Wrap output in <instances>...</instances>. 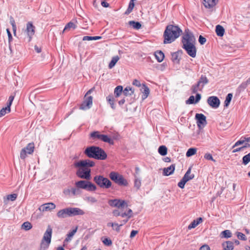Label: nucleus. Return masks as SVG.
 <instances>
[{
	"mask_svg": "<svg viewBox=\"0 0 250 250\" xmlns=\"http://www.w3.org/2000/svg\"><path fill=\"white\" fill-rule=\"evenodd\" d=\"M195 42L196 39L193 34L188 30H186L182 39V47L187 53L192 58H195L196 56L197 49L195 45Z\"/></svg>",
	"mask_w": 250,
	"mask_h": 250,
	"instance_id": "obj_1",
	"label": "nucleus"
},
{
	"mask_svg": "<svg viewBox=\"0 0 250 250\" xmlns=\"http://www.w3.org/2000/svg\"><path fill=\"white\" fill-rule=\"evenodd\" d=\"M182 30L177 25L169 24L167 26L163 37L164 43H170L177 39L182 34Z\"/></svg>",
	"mask_w": 250,
	"mask_h": 250,
	"instance_id": "obj_2",
	"label": "nucleus"
},
{
	"mask_svg": "<svg viewBox=\"0 0 250 250\" xmlns=\"http://www.w3.org/2000/svg\"><path fill=\"white\" fill-rule=\"evenodd\" d=\"M83 153L88 158L97 160H104L107 158V154L104 150L97 146L87 147Z\"/></svg>",
	"mask_w": 250,
	"mask_h": 250,
	"instance_id": "obj_3",
	"label": "nucleus"
},
{
	"mask_svg": "<svg viewBox=\"0 0 250 250\" xmlns=\"http://www.w3.org/2000/svg\"><path fill=\"white\" fill-rule=\"evenodd\" d=\"M94 182L102 188L108 189L111 187V182L106 177L101 175H96L93 178Z\"/></svg>",
	"mask_w": 250,
	"mask_h": 250,
	"instance_id": "obj_4",
	"label": "nucleus"
},
{
	"mask_svg": "<svg viewBox=\"0 0 250 250\" xmlns=\"http://www.w3.org/2000/svg\"><path fill=\"white\" fill-rule=\"evenodd\" d=\"M75 184L78 188L85 189L89 191H93L97 189L96 186L88 181L81 180L76 182Z\"/></svg>",
	"mask_w": 250,
	"mask_h": 250,
	"instance_id": "obj_5",
	"label": "nucleus"
},
{
	"mask_svg": "<svg viewBox=\"0 0 250 250\" xmlns=\"http://www.w3.org/2000/svg\"><path fill=\"white\" fill-rule=\"evenodd\" d=\"M109 178L116 184L121 186L126 187L128 185L127 180L124 178L123 175L116 172H111L109 174Z\"/></svg>",
	"mask_w": 250,
	"mask_h": 250,
	"instance_id": "obj_6",
	"label": "nucleus"
},
{
	"mask_svg": "<svg viewBox=\"0 0 250 250\" xmlns=\"http://www.w3.org/2000/svg\"><path fill=\"white\" fill-rule=\"evenodd\" d=\"M90 137L93 139L97 138L102 141L108 143L110 145H113L114 141L111 140L107 135L104 134H101L99 131H93L90 134Z\"/></svg>",
	"mask_w": 250,
	"mask_h": 250,
	"instance_id": "obj_7",
	"label": "nucleus"
},
{
	"mask_svg": "<svg viewBox=\"0 0 250 250\" xmlns=\"http://www.w3.org/2000/svg\"><path fill=\"white\" fill-rule=\"evenodd\" d=\"M76 167L82 168L83 169H90L89 167H93L95 166V163L89 159L80 160L74 164Z\"/></svg>",
	"mask_w": 250,
	"mask_h": 250,
	"instance_id": "obj_8",
	"label": "nucleus"
},
{
	"mask_svg": "<svg viewBox=\"0 0 250 250\" xmlns=\"http://www.w3.org/2000/svg\"><path fill=\"white\" fill-rule=\"evenodd\" d=\"M52 234V229L50 226H48L47 229L43 234L42 239V240L41 245L42 246L44 245L45 242L46 245V247H48L51 243V237Z\"/></svg>",
	"mask_w": 250,
	"mask_h": 250,
	"instance_id": "obj_9",
	"label": "nucleus"
},
{
	"mask_svg": "<svg viewBox=\"0 0 250 250\" xmlns=\"http://www.w3.org/2000/svg\"><path fill=\"white\" fill-rule=\"evenodd\" d=\"M91 170L90 169H83L79 168L76 172V175L81 178L85 179L88 180L91 178Z\"/></svg>",
	"mask_w": 250,
	"mask_h": 250,
	"instance_id": "obj_10",
	"label": "nucleus"
},
{
	"mask_svg": "<svg viewBox=\"0 0 250 250\" xmlns=\"http://www.w3.org/2000/svg\"><path fill=\"white\" fill-rule=\"evenodd\" d=\"M108 204L112 207H116L118 208H123L125 205L127 206L125 201L117 199L109 200Z\"/></svg>",
	"mask_w": 250,
	"mask_h": 250,
	"instance_id": "obj_11",
	"label": "nucleus"
},
{
	"mask_svg": "<svg viewBox=\"0 0 250 250\" xmlns=\"http://www.w3.org/2000/svg\"><path fill=\"white\" fill-rule=\"evenodd\" d=\"M195 118L197 121V125L199 128L204 127L207 124L206 117L202 113H196Z\"/></svg>",
	"mask_w": 250,
	"mask_h": 250,
	"instance_id": "obj_12",
	"label": "nucleus"
},
{
	"mask_svg": "<svg viewBox=\"0 0 250 250\" xmlns=\"http://www.w3.org/2000/svg\"><path fill=\"white\" fill-rule=\"evenodd\" d=\"M93 97L91 96H84V101L80 105V109L86 110L89 109L92 105Z\"/></svg>",
	"mask_w": 250,
	"mask_h": 250,
	"instance_id": "obj_13",
	"label": "nucleus"
},
{
	"mask_svg": "<svg viewBox=\"0 0 250 250\" xmlns=\"http://www.w3.org/2000/svg\"><path fill=\"white\" fill-rule=\"evenodd\" d=\"M208 104L212 108H217L219 106L220 101L216 96L209 97L207 100Z\"/></svg>",
	"mask_w": 250,
	"mask_h": 250,
	"instance_id": "obj_14",
	"label": "nucleus"
},
{
	"mask_svg": "<svg viewBox=\"0 0 250 250\" xmlns=\"http://www.w3.org/2000/svg\"><path fill=\"white\" fill-rule=\"evenodd\" d=\"M69 212V217H72L77 215H82L84 214V212L81 209L78 208H68Z\"/></svg>",
	"mask_w": 250,
	"mask_h": 250,
	"instance_id": "obj_15",
	"label": "nucleus"
},
{
	"mask_svg": "<svg viewBox=\"0 0 250 250\" xmlns=\"http://www.w3.org/2000/svg\"><path fill=\"white\" fill-rule=\"evenodd\" d=\"M25 32L29 37L28 42L31 40L32 36L35 34V26L31 22H28L26 24Z\"/></svg>",
	"mask_w": 250,
	"mask_h": 250,
	"instance_id": "obj_16",
	"label": "nucleus"
},
{
	"mask_svg": "<svg viewBox=\"0 0 250 250\" xmlns=\"http://www.w3.org/2000/svg\"><path fill=\"white\" fill-rule=\"evenodd\" d=\"M56 205L53 203H48L42 205L39 208V210L41 211H50L55 209Z\"/></svg>",
	"mask_w": 250,
	"mask_h": 250,
	"instance_id": "obj_17",
	"label": "nucleus"
},
{
	"mask_svg": "<svg viewBox=\"0 0 250 250\" xmlns=\"http://www.w3.org/2000/svg\"><path fill=\"white\" fill-rule=\"evenodd\" d=\"M57 216L59 218H65L69 217L68 208L60 210L57 213Z\"/></svg>",
	"mask_w": 250,
	"mask_h": 250,
	"instance_id": "obj_18",
	"label": "nucleus"
},
{
	"mask_svg": "<svg viewBox=\"0 0 250 250\" xmlns=\"http://www.w3.org/2000/svg\"><path fill=\"white\" fill-rule=\"evenodd\" d=\"M175 167V165L172 164L167 167L164 168L163 169V175L165 176H169L172 174L174 171Z\"/></svg>",
	"mask_w": 250,
	"mask_h": 250,
	"instance_id": "obj_19",
	"label": "nucleus"
},
{
	"mask_svg": "<svg viewBox=\"0 0 250 250\" xmlns=\"http://www.w3.org/2000/svg\"><path fill=\"white\" fill-rule=\"evenodd\" d=\"M217 2L218 0H204L203 4L205 7L211 8L214 7Z\"/></svg>",
	"mask_w": 250,
	"mask_h": 250,
	"instance_id": "obj_20",
	"label": "nucleus"
},
{
	"mask_svg": "<svg viewBox=\"0 0 250 250\" xmlns=\"http://www.w3.org/2000/svg\"><path fill=\"white\" fill-rule=\"evenodd\" d=\"M141 90L143 93L142 99L144 100L148 97L149 94V89L145 84H143Z\"/></svg>",
	"mask_w": 250,
	"mask_h": 250,
	"instance_id": "obj_21",
	"label": "nucleus"
},
{
	"mask_svg": "<svg viewBox=\"0 0 250 250\" xmlns=\"http://www.w3.org/2000/svg\"><path fill=\"white\" fill-rule=\"evenodd\" d=\"M154 55L156 59L159 62H162L165 58L164 53L161 50H157L155 52Z\"/></svg>",
	"mask_w": 250,
	"mask_h": 250,
	"instance_id": "obj_22",
	"label": "nucleus"
},
{
	"mask_svg": "<svg viewBox=\"0 0 250 250\" xmlns=\"http://www.w3.org/2000/svg\"><path fill=\"white\" fill-rule=\"evenodd\" d=\"M224 250H232L234 248L233 242L231 241H226L222 244Z\"/></svg>",
	"mask_w": 250,
	"mask_h": 250,
	"instance_id": "obj_23",
	"label": "nucleus"
},
{
	"mask_svg": "<svg viewBox=\"0 0 250 250\" xmlns=\"http://www.w3.org/2000/svg\"><path fill=\"white\" fill-rule=\"evenodd\" d=\"M203 221L201 217H199L196 220H194L188 226V229H191L195 228L198 224Z\"/></svg>",
	"mask_w": 250,
	"mask_h": 250,
	"instance_id": "obj_24",
	"label": "nucleus"
},
{
	"mask_svg": "<svg viewBox=\"0 0 250 250\" xmlns=\"http://www.w3.org/2000/svg\"><path fill=\"white\" fill-rule=\"evenodd\" d=\"M215 32L218 36L222 37L224 34L225 29L222 26L217 25L216 26Z\"/></svg>",
	"mask_w": 250,
	"mask_h": 250,
	"instance_id": "obj_25",
	"label": "nucleus"
},
{
	"mask_svg": "<svg viewBox=\"0 0 250 250\" xmlns=\"http://www.w3.org/2000/svg\"><path fill=\"white\" fill-rule=\"evenodd\" d=\"M182 53V51H178L176 52L172 53L171 54V60L174 62H176L177 63L179 62L180 59H179V54H181Z\"/></svg>",
	"mask_w": 250,
	"mask_h": 250,
	"instance_id": "obj_26",
	"label": "nucleus"
},
{
	"mask_svg": "<svg viewBox=\"0 0 250 250\" xmlns=\"http://www.w3.org/2000/svg\"><path fill=\"white\" fill-rule=\"evenodd\" d=\"M191 170V167H189L188 170L187 171L186 173L184 176V178H186V180H187V181H188L190 180L193 179L194 178V174H190Z\"/></svg>",
	"mask_w": 250,
	"mask_h": 250,
	"instance_id": "obj_27",
	"label": "nucleus"
},
{
	"mask_svg": "<svg viewBox=\"0 0 250 250\" xmlns=\"http://www.w3.org/2000/svg\"><path fill=\"white\" fill-rule=\"evenodd\" d=\"M134 92V89L130 86L126 87L123 91V94L126 96H131Z\"/></svg>",
	"mask_w": 250,
	"mask_h": 250,
	"instance_id": "obj_28",
	"label": "nucleus"
},
{
	"mask_svg": "<svg viewBox=\"0 0 250 250\" xmlns=\"http://www.w3.org/2000/svg\"><path fill=\"white\" fill-rule=\"evenodd\" d=\"M201 84V88H204L205 84L208 83V80L205 75H202L198 81Z\"/></svg>",
	"mask_w": 250,
	"mask_h": 250,
	"instance_id": "obj_29",
	"label": "nucleus"
},
{
	"mask_svg": "<svg viewBox=\"0 0 250 250\" xmlns=\"http://www.w3.org/2000/svg\"><path fill=\"white\" fill-rule=\"evenodd\" d=\"M203 88H201V84L197 82L195 84L192 85L191 91L193 93H196L198 91H202Z\"/></svg>",
	"mask_w": 250,
	"mask_h": 250,
	"instance_id": "obj_30",
	"label": "nucleus"
},
{
	"mask_svg": "<svg viewBox=\"0 0 250 250\" xmlns=\"http://www.w3.org/2000/svg\"><path fill=\"white\" fill-rule=\"evenodd\" d=\"M128 24L130 26L133 27L135 29L138 30L141 28L142 25L140 22L138 21H131L128 22Z\"/></svg>",
	"mask_w": 250,
	"mask_h": 250,
	"instance_id": "obj_31",
	"label": "nucleus"
},
{
	"mask_svg": "<svg viewBox=\"0 0 250 250\" xmlns=\"http://www.w3.org/2000/svg\"><path fill=\"white\" fill-rule=\"evenodd\" d=\"M134 187L139 189L141 186V180L139 176L134 175Z\"/></svg>",
	"mask_w": 250,
	"mask_h": 250,
	"instance_id": "obj_32",
	"label": "nucleus"
},
{
	"mask_svg": "<svg viewBox=\"0 0 250 250\" xmlns=\"http://www.w3.org/2000/svg\"><path fill=\"white\" fill-rule=\"evenodd\" d=\"M119 59H120V58L118 56H114L112 58L111 61H110V62L109 63V65H108L109 68L111 69V68H113L115 66V65L116 64L117 62L119 61Z\"/></svg>",
	"mask_w": 250,
	"mask_h": 250,
	"instance_id": "obj_33",
	"label": "nucleus"
},
{
	"mask_svg": "<svg viewBox=\"0 0 250 250\" xmlns=\"http://www.w3.org/2000/svg\"><path fill=\"white\" fill-rule=\"evenodd\" d=\"M23 149H25V150L27 151V152L28 154H32L33 152L34 149V143H29L25 147L23 148Z\"/></svg>",
	"mask_w": 250,
	"mask_h": 250,
	"instance_id": "obj_34",
	"label": "nucleus"
},
{
	"mask_svg": "<svg viewBox=\"0 0 250 250\" xmlns=\"http://www.w3.org/2000/svg\"><path fill=\"white\" fill-rule=\"evenodd\" d=\"M158 152L162 156H165L167 153V147L165 146H161L158 148Z\"/></svg>",
	"mask_w": 250,
	"mask_h": 250,
	"instance_id": "obj_35",
	"label": "nucleus"
},
{
	"mask_svg": "<svg viewBox=\"0 0 250 250\" xmlns=\"http://www.w3.org/2000/svg\"><path fill=\"white\" fill-rule=\"evenodd\" d=\"M135 4L133 2V0H131L129 2L128 6L125 12V15H128L132 11L133 8L134 7Z\"/></svg>",
	"mask_w": 250,
	"mask_h": 250,
	"instance_id": "obj_36",
	"label": "nucleus"
},
{
	"mask_svg": "<svg viewBox=\"0 0 250 250\" xmlns=\"http://www.w3.org/2000/svg\"><path fill=\"white\" fill-rule=\"evenodd\" d=\"M77 25L73 22L70 21L66 24V25L65 26L64 28L62 31V33H63L65 31L69 30L71 28L75 29Z\"/></svg>",
	"mask_w": 250,
	"mask_h": 250,
	"instance_id": "obj_37",
	"label": "nucleus"
},
{
	"mask_svg": "<svg viewBox=\"0 0 250 250\" xmlns=\"http://www.w3.org/2000/svg\"><path fill=\"white\" fill-rule=\"evenodd\" d=\"M123 91V87L121 85L117 86L114 90V94L116 97H119Z\"/></svg>",
	"mask_w": 250,
	"mask_h": 250,
	"instance_id": "obj_38",
	"label": "nucleus"
},
{
	"mask_svg": "<svg viewBox=\"0 0 250 250\" xmlns=\"http://www.w3.org/2000/svg\"><path fill=\"white\" fill-rule=\"evenodd\" d=\"M106 100L108 103L110 104L111 108L113 109H115V106L114 105V98L112 95H109L106 97Z\"/></svg>",
	"mask_w": 250,
	"mask_h": 250,
	"instance_id": "obj_39",
	"label": "nucleus"
},
{
	"mask_svg": "<svg viewBox=\"0 0 250 250\" xmlns=\"http://www.w3.org/2000/svg\"><path fill=\"white\" fill-rule=\"evenodd\" d=\"M107 226L112 227L117 232H119L120 230V226H119L118 223L109 222L107 224Z\"/></svg>",
	"mask_w": 250,
	"mask_h": 250,
	"instance_id": "obj_40",
	"label": "nucleus"
},
{
	"mask_svg": "<svg viewBox=\"0 0 250 250\" xmlns=\"http://www.w3.org/2000/svg\"><path fill=\"white\" fill-rule=\"evenodd\" d=\"M233 95L232 93H229L226 98L225 101L224 102V106L225 107H228L229 105V104L232 98Z\"/></svg>",
	"mask_w": 250,
	"mask_h": 250,
	"instance_id": "obj_41",
	"label": "nucleus"
},
{
	"mask_svg": "<svg viewBox=\"0 0 250 250\" xmlns=\"http://www.w3.org/2000/svg\"><path fill=\"white\" fill-rule=\"evenodd\" d=\"M221 237L229 238L231 237L232 233L229 230H225L221 233Z\"/></svg>",
	"mask_w": 250,
	"mask_h": 250,
	"instance_id": "obj_42",
	"label": "nucleus"
},
{
	"mask_svg": "<svg viewBox=\"0 0 250 250\" xmlns=\"http://www.w3.org/2000/svg\"><path fill=\"white\" fill-rule=\"evenodd\" d=\"M32 227V224L29 222H24L21 225L22 229H23L25 230H28L30 229Z\"/></svg>",
	"mask_w": 250,
	"mask_h": 250,
	"instance_id": "obj_43",
	"label": "nucleus"
},
{
	"mask_svg": "<svg viewBox=\"0 0 250 250\" xmlns=\"http://www.w3.org/2000/svg\"><path fill=\"white\" fill-rule=\"evenodd\" d=\"M10 23L12 26V29L13 31L14 34L15 35H16V29H17L16 25V23H15V21L14 18L12 16L10 17Z\"/></svg>",
	"mask_w": 250,
	"mask_h": 250,
	"instance_id": "obj_44",
	"label": "nucleus"
},
{
	"mask_svg": "<svg viewBox=\"0 0 250 250\" xmlns=\"http://www.w3.org/2000/svg\"><path fill=\"white\" fill-rule=\"evenodd\" d=\"M102 37L101 36H84L83 38V41H92V40H97L101 39Z\"/></svg>",
	"mask_w": 250,
	"mask_h": 250,
	"instance_id": "obj_45",
	"label": "nucleus"
},
{
	"mask_svg": "<svg viewBox=\"0 0 250 250\" xmlns=\"http://www.w3.org/2000/svg\"><path fill=\"white\" fill-rule=\"evenodd\" d=\"M197 149L195 148H189L187 153H186V156L187 157H190L193 155H194L196 152Z\"/></svg>",
	"mask_w": 250,
	"mask_h": 250,
	"instance_id": "obj_46",
	"label": "nucleus"
},
{
	"mask_svg": "<svg viewBox=\"0 0 250 250\" xmlns=\"http://www.w3.org/2000/svg\"><path fill=\"white\" fill-rule=\"evenodd\" d=\"M250 162V153L243 156L242 158V163L246 165Z\"/></svg>",
	"mask_w": 250,
	"mask_h": 250,
	"instance_id": "obj_47",
	"label": "nucleus"
},
{
	"mask_svg": "<svg viewBox=\"0 0 250 250\" xmlns=\"http://www.w3.org/2000/svg\"><path fill=\"white\" fill-rule=\"evenodd\" d=\"M187 182V180H186V178H184L183 177L181 181L178 183V186L181 188H184Z\"/></svg>",
	"mask_w": 250,
	"mask_h": 250,
	"instance_id": "obj_48",
	"label": "nucleus"
},
{
	"mask_svg": "<svg viewBox=\"0 0 250 250\" xmlns=\"http://www.w3.org/2000/svg\"><path fill=\"white\" fill-rule=\"evenodd\" d=\"M17 198V194L14 193L8 195L6 197L7 200H10L11 201H15Z\"/></svg>",
	"mask_w": 250,
	"mask_h": 250,
	"instance_id": "obj_49",
	"label": "nucleus"
},
{
	"mask_svg": "<svg viewBox=\"0 0 250 250\" xmlns=\"http://www.w3.org/2000/svg\"><path fill=\"white\" fill-rule=\"evenodd\" d=\"M10 112V110H8L7 107H3L0 110V117L4 116L6 113H9Z\"/></svg>",
	"mask_w": 250,
	"mask_h": 250,
	"instance_id": "obj_50",
	"label": "nucleus"
},
{
	"mask_svg": "<svg viewBox=\"0 0 250 250\" xmlns=\"http://www.w3.org/2000/svg\"><path fill=\"white\" fill-rule=\"evenodd\" d=\"M249 85L248 83H247V82H243L238 87V90L239 91H242L244 90L247 86Z\"/></svg>",
	"mask_w": 250,
	"mask_h": 250,
	"instance_id": "obj_51",
	"label": "nucleus"
},
{
	"mask_svg": "<svg viewBox=\"0 0 250 250\" xmlns=\"http://www.w3.org/2000/svg\"><path fill=\"white\" fill-rule=\"evenodd\" d=\"M187 104H194L195 103V99L194 96H190L188 100L186 101Z\"/></svg>",
	"mask_w": 250,
	"mask_h": 250,
	"instance_id": "obj_52",
	"label": "nucleus"
},
{
	"mask_svg": "<svg viewBox=\"0 0 250 250\" xmlns=\"http://www.w3.org/2000/svg\"><path fill=\"white\" fill-rule=\"evenodd\" d=\"M27 151L25 150V149H23L22 148L21 151V153H20V157L21 159H24L26 156H27Z\"/></svg>",
	"mask_w": 250,
	"mask_h": 250,
	"instance_id": "obj_53",
	"label": "nucleus"
},
{
	"mask_svg": "<svg viewBox=\"0 0 250 250\" xmlns=\"http://www.w3.org/2000/svg\"><path fill=\"white\" fill-rule=\"evenodd\" d=\"M237 236L238 238L240 240H244V241L247 240L246 236H245V235L244 234H243L242 232H237Z\"/></svg>",
	"mask_w": 250,
	"mask_h": 250,
	"instance_id": "obj_54",
	"label": "nucleus"
},
{
	"mask_svg": "<svg viewBox=\"0 0 250 250\" xmlns=\"http://www.w3.org/2000/svg\"><path fill=\"white\" fill-rule=\"evenodd\" d=\"M80 189L81 188H78L77 187L76 188H73L72 195L75 196L77 195L80 194L81 193V190Z\"/></svg>",
	"mask_w": 250,
	"mask_h": 250,
	"instance_id": "obj_55",
	"label": "nucleus"
},
{
	"mask_svg": "<svg viewBox=\"0 0 250 250\" xmlns=\"http://www.w3.org/2000/svg\"><path fill=\"white\" fill-rule=\"evenodd\" d=\"M103 242L105 246H111L112 243L111 239L108 238H104V240H103Z\"/></svg>",
	"mask_w": 250,
	"mask_h": 250,
	"instance_id": "obj_56",
	"label": "nucleus"
},
{
	"mask_svg": "<svg viewBox=\"0 0 250 250\" xmlns=\"http://www.w3.org/2000/svg\"><path fill=\"white\" fill-rule=\"evenodd\" d=\"M73 188H65L63 190V193L66 195H72Z\"/></svg>",
	"mask_w": 250,
	"mask_h": 250,
	"instance_id": "obj_57",
	"label": "nucleus"
},
{
	"mask_svg": "<svg viewBox=\"0 0 250 250\" xmlns=\"http://www.w3.org/2000/svg\"><path fill=\"white\" fill-rule=\"evenodd\" d=\"M6 32H7V35L8 37V41H9V48H10V50H11L10 42L12 41V34H11V33L10 31V30L9 29H8V28L6 29Z\"/></svg>",
	"mask_w": 250,
	"mask_h": 250,
	"instance_id": "obj_58",
	"label": "nucleus"
},
{
	"mask_svg": "<svg viewBox=\"0 0 250 250\" xmlns=\"http://www.w3.org/2000/svg\"><path fill=\"white\" fill-rule=\"evenodd\" d=\"M245 140H244V139L243 138V139H240L239 140H238V141H237L235 144L232 146V148H234L236 146H237L239 145H242L244 143H245Z\"/></svg>",
	"mask_w": 250,
	"mask_h": 250,
	"instance_id": "obj_59",
	"label": "nucleus"
},
{
	"mask_svg": "<svg viewBox=\"0 0 250 250\" xmlns=\"http://www.w3.org/2000/svg\"><path fill=\"white\" fill-rule=\"evenodd\" d=\"M204 158L208 160L215 162V160L213 158L212 155L209 153H206L204 155Z\"/></svg>",
	"mask_w": 250,
	"mask_h": 250,
	"instance_id": "obj_60",
	"label": "nucleus"
},
{
	"mask_svg": "<svg viewBox=\"0 0 250 250\" xmlns=\"http://www.w3.org/2000/svg\"><path fill=\"white\" fill-rule=\"evenodd\" d=\"M199 42L201 45H203L206 42V39L202 35H200L199 37Z\"/></svg>",
	"mask_w": 250,
	"mask_h": 250,
	"instance_id": "obj_61",
	"label": "nucleus"
},
{
	"mask_svg": "<svg viewBox=\"0 0 250 250\" xmlns=\"http://www.w3.org/2000/svg\"><path fill=\"white\" fill-rule=\"evenodd\" d=\"M77 230V227H76L75 229L72 230L71 232H69L67 234V236H68V237H70V238L72 237L75 234V233L76 232Z\"/></svg>",
	"mask_w": 250,
	"mask_h": 250,
	"instance_id": "obj_62",
	"label": "nucleus"
},
{
	"mask_svg": "<svg viewBox=\"0 0 250 250\" xmlns=\"http://www.w3.org/2000/svg\"><path fill=\"white\" fill-rule=\"evenodd\" d=\"M132 84L137 87H141V83L139 81L136 80V79H135L133 81V83H132Z\"/></svg>",
	"mask_w": 250,
	"mask_h": 250,
	"instance_id": "obj_63",
	"label": "nucleus"
},
{
	"mask_svg": "<svg viewBox=\"0 0 250 250\" xmlns=\"http://www.w3.org/2000/svg\"><path fill=\"white\" fill-rule=\"evenodd\" d=\"M199 250H210L209 247L207 245L202 246Z\"/></svg>",
	"mask_w": 250,
	"mask_h": 250,
	"instance_id": "obj_64",
	"label": "nucleus"
}]
</instances>
